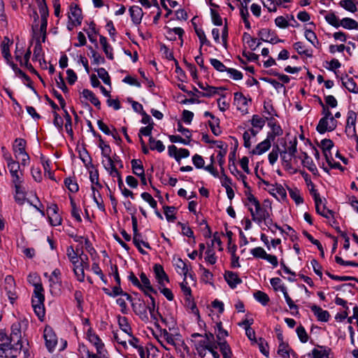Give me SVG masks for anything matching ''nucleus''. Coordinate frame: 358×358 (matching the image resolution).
Here are the masks:
<instances>
[{"label": "nucleus", "mask_w": 358, "mask_h": 358, "mask_svg": "<svg viewBox=\"0 0 358 358\" xmlns=\"http://www.w3.org/2000/svg\"><path fill=\"white\" fill-rule=\"evenodd\" d=\"M245 195L247 196L249 204L255 206V210L251 207L248 208L252 220L258 224H260L262 219H264L265 216L268 217L269 212L265 208L262 207L259 200L251 192H245Z\"/></svg>", "instance_id": "f257e3e1"}, {"label": "nucleus", "mask_w": 358, "mask_h": 358, "mask_svg": "<svg viewBox=\"0 0 358 358\" xmlns=\"http://www.w3.org/2000/svg\"><path fill=\"white\" fill-rule=\"evenodd\" d=\"M44 289L42 285H37L34 287L31 304L36 315L41 320L45 316L44 307Z\"/></svg>", "instance_id": "f03ea898"}, {"label": "nucleus", "mask_w": 358, "mask_h": 358, "mask_svg": "<svg viewBox=\"0 0 358 358\" xmlns=\"http://www.w3.org/2000/svg\"><path fill=\"white\" fill-rule=\"evenodd\" d=\"M101 155L106 159V162L102 160V164L106 171L111 177H117L118 178V186L121 188L123 185V181L122 179V176L120 173L117 169H115L113 168V162L111 161V148L109 145H104V146L101 147Z\"/></svg>", "instance_id": "7ed1b4c3"}, {"label": "nucleus", "mask_w": 358, "mask_h": 358, "mask_svg": "<svg viewBox=\"0 0 358 358\" xmlns=\"http://www.w3.org/2000/svg\"><path fill=\"white\" fill-rule=\"evenodd\" d=\"M20 353V346L14 345V343L7 336L3 341L0 342V357L5 358H15Z\"/></svg>", "instance_id": "20e7f679"}, {"label": "nucleus", "mask_w": 358, "mask_h": 358, "mask_svg": "<svg viewBox=\"0 0 358 358\" xmlns=\"http://www.w3.org/2000/svg\"><path fill=\"white\" fill-rule=\"evenodd\" d=\"M132 229L134 231L133 243L135 246L138 248V251L143 254H146V252L141 248L142 244L144 247L150 249V246L148 243L145 242L142 240V235L138 232V221L137 218L134 215H131Z\"/></svg>", "instance_id": "39448f33"}, {"label": "nucleus", "mask_w": 358, "mask_h": 358, "mask_svg": "<svg viewBox=\"0 0 358 358\" xmlns=\"http://www.w3.org/2000/svg\"><path fill=\"white\" fill-rule=\"evenodd\" d=\"M26 141L23 138H16L13 145V151L16 158L21 159V164L26 166L29 161V156L25 150Z\"/></svg>", "instance_id": "423d86ee"}, {"label": "nucleus", "mask_w": 358, "mask_h": 358, "mask_svg": "<svg viewBox=\"0 0 358 358\" xmlns=\"http://www.w3.org/2000/svg\"><path fill=\"white\" fill-rule=\"evenodd\" d=\"M336 127L337 121L334 118L329 120V118L322 117L317 125L316 129L320 134H324L327 131L334 130Z\"/></svg>", "instance_id": "0eeeda50"}, {"label": "nucleus", "mask_w": 358, "mask_h": 358, "mask_svg": "<svg viewBox=\"0 0 358 358\" xmlns=\"http://www.w3.org/2000/svg\"><path fill=\"white\" fill-rule=\"evenodd\" d=\"M43 337L46 348L50 352L52 351L57 343V337L53 329L50 327H46L44 329Z\"/></svg>", "instance_id": "6e6552de"}, {"label": "nucleus", "mask_w": 358, "mask_h": 358, "mask_svg": "<svg viewBox=\"0 0 358 358\" xmlns=\"http://www.w3.org/2000/svg\"><path fill=\"white\" fill-rule=\"evenodd\" d=\"M11 333L10 339L14 343V345H17L20 346V350L22 347V324L20 322H15L11 326Z\"/></svg>", "instance_id": "1a4fd4ad"}, {"label": "nucleus", "mask_w": 358, "mask_h": 358, "mask_svg": "<svg viewBox=\"0 0 358 358\" xmlns=\"http://www.w3.org/2000/svg\"><path fill=\"white\" fill-rule=\"evenodd\" d=\"M61 271L56 268L52 272L51 275L50 276V292L53 293L56 291L60 290V287L62 285V280H61Z\"/></svg>", "instance_id": "9d476101"}, {"label": "nucleus", "mask_w": 358, "mask_h": 358, "mask_svg": "<svg viewBox=\"0 0 358 358\" xmlns=\"http://www.w3.org/2000/svg\"><path fill=\"white\" fill-rule=\"evenodd\" d=\"M266 120H268V126L271 129V132L268 134L267 137L273 141L276 136H281L283 131L275 118L271 117Z\"/></svg>", "instance_id": "9b49d317"}, {"label": "nucleus", "mask_w": 358, "mask_h": 358, "mask_svg": "<svg viewBox=\"0 0 358 358\" xmlns=\"http://www.w3.org/2000/svg\"><path fill=\"white\" fill-rule=\"evenodd\" d=\"M87 336L89 341L96 348L97 354L101 355L104 344L100 338L91 329L87 331Z\"/></svg>", "instance_id": "f8f14e48"}, {"label": "nucleus", "mask_w": 358, "mask_h": 358, "mask_svg": "<svg viewBox=\"0 0 358 358\" xmlns=\"http://www.w3.org/2000/svg\"><path fill=\"white\" fill-rule=\"evenodd\" d=\"M69 17L75 25H80L81 24L83 20L82 10L77 4H71Z\"/></svg>", "instance_id": "ddd939ff"}, {"label": "nucleus", "mask_w": 358, "mask_h": 358, "mask_svg": "<svg viewBox=\"0 0 358 358\" xmlns=\"http://www.w3.org/2000/svg\"><path fill=\"white\" fill-rule=\"evenodd\" d=\"M153 270L155 274L156 279L157 280L158 283L160 286L164 287V282H169V276L165 273L164 268L160 264H155L153 266Z\"/></svg>", "instance_id": "4468645a"}, {"label": "nucleus", "mask_w": 358, "mask_h": 358, "mask_svg": "<svg viewBox=\"0 0 358 358\" xmlns=\"http://www.w3.org/2000/svg\"><path fill=\"white\" fill-rule=\"evenodd\" d=\"M139 303H132V307L135 313L138 315L141 319L143 321L148 320V316L147 314V306L141 300H138Z\"/></svg>", "instance_id": "2eb2a0df"}, {"label": "nucleus", "mask_w": 358, "mask_h": 358, "mask_svg": "<svg viewBox=\"0 0 358 358\" xmlns=\"http://www.w3.org/2000/svg\"><path fill=\"white\" fill-rule=\"evenodd\" d=\"M140 278L141 280V288L139 289L143 291L145 295H148V292L155 294H157V290L152 287L150 281L145 273L142 272L140 274Z\"/></svg>", "instance_id": "dca6fc26"}, {"label": "nucleus", "mask_w": 358, "mask_h": 358, "mask_svg": "<svg viewBox=\"0 0 358 358\" xmlns=\"http://www.w3.org/2000/svg\"><path fill=\"white\" fill-rule=\"evenodd\" d=\"M271 139L266 138L264 141L258 143L256 147L250 152L252 155H260L268 150L271 146Z\"/></svg>", "instance_id": "f3484780"}, {"label": "nucleus", "mask_w": 358, "mask_h": 358, "mask_svg": "<svg viewBox=\"0 0 358 358\" xmlns=\"http://www.w3.org/2000/svg\"><path fill=\"white\" fill-rule=\"evenodd\" d=\"M278 354L282 358H290V355H292L294 357L297 358V355L295 352H294L289 346L287 343L285 342L280 343Z\"/></svg>", "instance_id": "a211bd4d"}, {"label": "nucleus", "mask_w": 358, "mask_h": 358, "mask_svg": "<svg viewBox=\"0 0 358 358\" xmlns=\"http://www.w3.org/2000/svg\"><path fill=\"white\" fill-rule=\"evenodd\" d=\"M129 13L132 22L135 24H139L143 15V10L138 6H133L129 8Z\"/></svg>", "instance_id": "6ab92c4d"}, {"label": "nucleus", "mask_w": 358, "mask_h": 358, "mask_svg": "<svg viewBox=\"0 0 358 358\" xmlns=\"http://www.w3.org/2000/svg\"><path fill=\"white\" fill-rule=\"evenodd\" d=\"M224 278L230 287L233 289L235 288L237 285L241 284L242 282L241 279L238 277L237 273L232 271H226L224 274Z\"/></svg>", "instance_id": "aec40b11"}, {"label": "nucleus", "mask_w": 358, "mask_h": 358, "mask_svg": "<svg viewBox=\"0 0 358 358\" xmlns=\"http://www.w3.org/2000/svg\"><path fill=\"white\" fill-rule=\"evenodd\" d=\"M198 85L201 90L205 91L204 92H199V94L201 96L210 97L218 92V88L210 86L207 83L203 84L202 83H199Z\"/></svg>", "instance_id": "412c9836"}, {"label": "nucleus", "mask_w": 358, "mask_h": 358, "mask_svg": "<svg viewBox=\"0 0 358 358\" xmlns=\"http://www.w3.org/2000/svg\"><path fill=\"white\" fill-rule=\"evenodd\" d=\"M311 310L319 321L327 322L329 320L330 315L327 310H324L316 305L312 306Z\"/></svg>", "instance_id": "4be33fe9"}, {"label": "nucleus", "mask_w": 358, "mask_h": 358, "mask_svg": "<svg viewBox=\"0 0 358 358\" xmlns=\"http://www.w3.org/2000/svg\"><path fill=\"white\" fill-rule=\"evenodd\" d=\"M357 120V113L353 110L348 112L347 123L345 127V132L348 134L351 127H352V135L356 134L355 124Z\"/></svg>", "instance_id": "5701e85b"}, {"label": "nucleus", "mask_w": 358, "mask_h": 358, "mask_svg": "<svg viewBox=\"0 0 358 358\" xmlns=\"http://www.w3.org/2000/svg\"><path fill=\"white\" fill-rule=\"evenodd\" d=\"M217 347H219L220 351L222 353L223 358H232L233 352L229 345L226 341H217Z\"/></svg>", "instance_id": "b1692460"}, {"label": "nucleus", "mask_w": 358, "mask_h": 358, "mask_svg": "<svg viewBox=\"0 0 358 358\" xmlns=\"http://www.w3.org/2000/svg\"><path fill=\"white\" fill-rule=\"evenodd\" d=\"M317 347L320 348V350L314 348L312 350V357L310 358H327L329 356L331 352L330 348L322 345H318Z\"/></svg>", "instance_id": "393cba45"}, {"label": "nucleus", "mask_w": 358, "mask_h": 358, "mask_svg": "<svg viewBox=\"0 0 358 358\" xmlns=\"http://www.w3.org/2000/svg\"><path fill=\"white\" fill-rule=\"evenodd\" d=\"M31 50L29 49L27 50V52L24 55L23 59L20 56L16 55V59L19 61L21 65H24L29 71L34 73H37L36 71L34 69L33 66L29 63V59L31 57Z\"/></svg>", "instance_id": "a878e982"}, {"label": "nucleus", "mask_w": 358, "mask_h": 358, "mask_svg": "<svg viewBox=\"0 0 358 358\" xmlns=\"http://www.w3.org/2000/svg\"><path fill=\"white\" fill-rule=\"evenodd\" d=\"M99 42L103 48V50L104 53L106 54V57L110 59H113V48L108 43L107 39L103 36H100L99 37Z\"/></svg>", "instance_id": "bb28decb"}, {"label": "nucleus", "mask_w": 358, "mask_h": 358, "mask_svg": "<svg viewBox=\"0 0 358 358\" xmlns=\"http://www.w3.org/2000/svg\"><path fill=\"white\" fill-rule=\"evenodd\" d=\"M346 29H358V22L350 17H344L341 20L339 27Z\"/></svg>", "instance_id": "cd10ccee"}, {"label": "nucleus", "mask_w": 358, "mask_h": 358, "mask_svg": "<svg viewBox=\"0 0 358 358\" xmlns=\"http://www.w3.org/2000/svg\"><path fill=\"white\" fill-rule=\"evenodd\" d=\"M83 96L90 101V102L95 106L97 108H100L101 107V102L99 100V99L96 96V95L90 90L85 89L83 90Z\"/></svg>", "instance_id": "c85d7f7f"}, {"label": "nucleus", "mask_w": 358, "mask_h": 358, "mask_svg": "<svg viewBox=\"0 0 358 358\" xmlns=\"http://www.w3.org/2000/svg\"><path fill=\"white\" fill-rule=\"evenodd\" d=\"M118 324L122 331L126 333L128 336H131L132 330L130 327L128 319L126 317L118 316Z\"/></svg>", "instance_id": "c756f323"}, {"label": "nucleus", "mask_w": 358, "mask_h": 358, "mask_svg": "<svg viewBox=\"0 0 358 358\" xmlns=\"http://www.w3.org/2000/svg\"><path fill=\"white\" fill-rule=\"evenodd\" d=\"M342 83L349 92L358 93L357 84L352 78L346 76L345 78H342Z\"/></svg>", "instance_id": "7c9ffc66"}, {"label": "nucleus", "mask_w": 358, "mask_h": 358, "mask_svg": "<svg viewBox=\"0 0 358 358\" xmlns=\"http://www.w3.org/2000/svg\"><path fill=\"white\" fill-rule=\"evenodd\" d=\"M132 172L136 176H141L145 173L142 162L140 159H134L131 161Z\"/></svg>", "instance_id": "2f4dec72"}, {"label": "nucleus", "mask_w": 358, "mask_h": 358, "mask_svg": "<svg viewBox=\"0 0 358 358\" xmlns=\"http://www.w3.org/2000/svg\"><path fill=\"white\" fill-rule=\"evenodd\" d=\"M147 310H149L150 317L154 321L155 327L158 328L159 327L158 324V319L160 318L162 322L165 321L160 313L158 312V307L156 310V306H147Z\"/></svg>", "instance_id": "473e14b6"}, {"label": "nucleus", "mask_w": 358, "mask_h": 358, "mask_svg": "<svg viewBox=\"0 0 358 358\" xmlns=\"http://www.w3.org/2000/svg\"><path fill=\"white\" fill-rule=\"evenodd\" d=\"M195 32L198 36V38H199V41H200V43H201V45H200V48H199V52H200V55H202V52H201V49H202V47L203 45H206L208 46H210V41L207 39L206 36V34H205V32L202 29H200V28H195Z\"/></svg>", "instance_id": "72a5a7b5"}, {"label": "nucleus", "mask_w": 358, "mask_h": 358, "mask_svg": "<svg viewBox=\"0 0 358 358\" xmlns=\"http://www.w3.org/2000/svg\"><path fill=\"white\" fill-rule=\"evenodd\" d=\"M333 146L334 143L331 139L324 138L322 140L320 147L322 149L325 158L331 155V149Z\"/></svg>", "instance_id": "f704fd0d"}, {"label": "nucleus", "mask_w": 358, "mask_h": 358, "mask_svg": "<svg viewBox=\"0 0 358 358\" xmlns=\"http://www.w3.org/2000/svg\"><path fill=\"white\" fill-rule=\"evenodd\" d=\"M215 333L216 334L217 341H225L224 338L228 336V332L222 328V322L216 324L215 327Z\"/></svg>", "instance_id": "c9c22d12"}, {"label": "nucleus", "mask_w": 358, "mask_h": 358, "mask_svg": "<svg viewBox=\"0 0 358 358\" xmlns=\"http://www.w3.org/2000/svg\"><path fill=\"white\" fill-rule=\"evenodd\" d=\"M177 272L184 277L187 278L188 274V266L186 263L182 261L180 258L178 259L176 264Z\"/></svg>", "instance_id": "e433bc0d"}, {"label": "nucleus", "mask_w": 358, "mask_h": 358, "mask_svg": "<svg viewBox=\"0 0 358 358\" xmlns=\"http://www.w3.org/2000/svg\"><path fill=\"white\" fill-rule=\"evenodd\" d=\"M150 148L152 150H157L159 152H163L165 150V146L163 143L159 140H155L152 136L149 138Z\"/></svg>", "instance_id": "4c0bfd02"}, {"label": "nucleus", "mask_w": 358, "mask_h": 358, "mask_svg": "<svg viewBox=\"0 0 358 358\" xmlns=\"http://www.w3.org/2000/svg\"><path fill=\"white\" fill-rule=\"evenodd\" d=\"M280 290L283 293L285 299L289 308L291 310H295L296 311V313H299L298 306L294 303L292 299L289 296V294L287 292V288L285 286H280Z\"/></svg>", "instance_id": "58836bf2"}, {"label": "nucleus", "mask_w": 358, "mask_h": 358, "mask_svg": "<svg viewBox=\"0 0 358 358\" xmlns=\"http://www.w3.org/2000/svg\"><path fill=\"white\" fill-rule=\"evenodd\" d=\"M234 102L239 110L248 105V100L241 92L234 93Z\"/></svg>", "instance_id": "ea45409f"}, {"label": "nucleus", "mask_w": 358, "mask_h": 358, "mask_svg": "<svg viewBox=\"0 0 358 358\" xmlns=\"http://www.w3.org/2000/svg\"><path fill=\"white\" fill-rule=\"evenodd\" d=\"M164 213L166 216V220L169 222H174L176 219V217L175 216V213L176 212V208L174 206H164L163 207Z\"/></svg>", "instance_id": "a19ab883"}, {"label": "nucleus", "mask_w": 358, "mask_h": 358, "mask_svg": "<svg viewBox=\"0 0 358 358\" xmlns=\"http://www.w3.org/2000/svg\"><path fill=\"white\" fill-rule=\"evenodd\" d=\"M166 29V37L170 40L176 39V37L173 34L178 35L179 38H181L182 34H184V30L180 27H175L173 29L167 27Z\"/></svg>", "instance_id": "79ce46f5"}, {"label": "nucleus", "mask_w": 358, "mask_h": 358, "mask_svg": "<svg viewBox=\"0 0 358 358\" xmlns=\"http://www.w3.org/2000/svg\"><path fill=\"white\" fill-rule=\"evenodd\" d=\"M66 255L70 262L73 264V265H76L79 262L78 259V249H76V251L74 250L73 246H69L66 250Z\"/></svg>", "instance_id": "37998d69"}, {"label": "nucleus", "mask_w": 358, "mask_h": 358, "mask_svg": "<svg viewBox=\"0 0 358 358\" xmlns=\"http://www.w3.org/2000/svg\"><path fill=\"white\" fill-rule=\"evenodd\" d=\"M339 5L345 10L351 13H355L357 10V6L352 0H341L339 2Z\"/></svg>", "instance_id": "c03bdc74"}, {"label": "nucleus", "mask_w": 358, "mask_h": 358, "mask_svg": "<svg viewBox=\"0 0 358 358\" xmlns=\"http://www.w3.org/2000/svg\"><path fill=\"white\" fill-rule=\"evenodd\" d=\"M10 176L12 178V182L13 183L15 188L23 187L22 184L24 182V178L22 171L10 174Z\"/></svg>", "instance_id": "a18cd8bd"}, {"label": "nucleus", "mask_w": 358, "mask_h": 358, "mask_svg": "<svg viewBox=\"0 0 358 358\" xmlns=\"http://www.w3.org/2000/svg\"><path fill=\"white\" fill-rule=\"evenodd\" d=\"M293 47L299 55H304L308 57H313L311 51L305 49V45L302 42H296L294 43Z\"/></svg>", "instance_id": "49530a36"}, {"label": "nucleus", "mask_w": 358, "mask_h": 358, "mask_svg": "<svg viewBox=\"0 0 358 358\" xmlns=\"http://www.w3.org/2000/svg\"><path fill=\"white\" fill-rule=\"evenodd\" d=\"M302 164L314 174L317 171L313 159L308 155H306V157L302 159Z\"/></svg>", "instance_id": "de8ad7c7"}, {"label": "nucleus", "mask_w": 358, "mask_h": 358, "mask_svg": "<svg viewBox=\"0 0 358 358\" xmlns=\"http://www.w3.org/2000/svg\"><path fill=\"white\" fill-rule=\"evenodd\" d=\"M289 194L290 197L295 201L296 205H299L303 202V199L300 194V192L298 189L288 188Z\"/></svg>", "instance_id": "09e8293b"}, {"label": "nucleus", "mask_w": 358, "mask_h": 358, "mask_svg": "<svg viewBox=\"0 0 358 358\" xmlns=\"http://www.w3.org/2000/svg\"><path fill=\"white\" fill-rule=\"evenodd\" d=\"M255 343L258 345L260 352L268 357L269 355L268 345L265 339L263 338H259L255 341Z\"/></svg>", "instance_id": "8fccbe9b"}, {"label": "nucleus", "mask_w": 358, "mask_h": 358, "mask_svg": "<svg viewBox=\"0 0 358 358\" xmlns=\"http://www.w3.org/2000/svg\"><path fill=\"white\" fill-rule=\"evenodd\" d=\"M15 201L20 205H22L25 201V192L23 187L15 188Z\"/></svg>", "instance_id": "3c124183"}, {"label": "nucleus", "mask_w": 358, "mask_h": 358, "mask_svg": "<svg viewBox=\"0 0 358 358\" xmlns=\"http://www.w3.org/2000/svg\"><path fill=\"white\" fill-rule=\"evenodd\" d=\"M253 296L257 301L264 306H266L269 301L268 296L264 292L257 291L254 293Z\"/></svg>", "instance_id": "603ef678"}, {"label": "nucleus", "mask_w": 358, "mask_h": 358, "mask_svg": "<svg viewBox=\"0 0 358 358\" xmlns=\"http://www.w3.org/2000/svg\"><path fill=\"white\" fill-rule=\"evenodd\" d=\"M325 20L326 21L331 24V26L338 28L339 27V23L340 20L338 18V17L334 14V13H329L325 15Z\"/></svg>", "instance_id": "864d4df0"}, {"label": "nucleus", "mask_w": 358, "mask_h": 358, "mask_svg": "<svg viewBox=\"0 0 358 358\" xmlns=\"http://www.w3.org/2000/svg\"><path fill=\"white\" fill-rule=\"evenodd\" d=\"M95 71L97 72L99 77L103 80V82L106 85H110V78L109 76L108 73L104 68H99L95 69Z\"/></svg>", "instance_id": "5fc2aeb1"}, {"label": "nucleus", "mask_w": 358, "mask_h": 358, "mask_svg": "<svg viewBox=\"0 0 358 358\" xmlns=\"http://www.w3.org/2000/svg\"><path fill=\"white\" fill-rule=\"evenodd\" d=\"M280 152V148L278 145L273 147L272 151L268 154V158L269 163L273 165L278 158V155Z\"/></svg>", "instance_id": "6e6d98bb"}, {"label": "nucleus", "mask_w": 358, "mask_h": 358, "mask_svg": "<svg viewBox=\"0 0 358 358\" xmlns=\"http://www.w3.org/2000/svg\"><path fill=\"white\" fill-rule=\"evenodd\" d=\"M64 184H65L66 187L71 192L76 193L79 189V187H78L77 182L75 180H73L71 178H66L64 180Z\"/></svg>", "instance_id": "4d7b16f0"}, {"label": "nucleus", "mask_w": 358, "mask_h": 358, "mask_svg": "<svg viewBox=\"0 0 358 358\" xmlns=\"http://www.w3.org/2000/svg\"><path fill=\"white\" fill-rule=\"evenodd\" d=\"M7 166L9 169L10 174L19 173L20 171H21L20 170V164L17 162L13 160V159L8 158V162H7Z\"/></svg>", "instance_id": "13d9d810"}, {"label": "nucleus", "mask_w": 358, "mask_h": 358, "mask_svg": "<svg viewBox=\"0 0 358 358\" xmlns=\"http://www.w3.org/2000/svg\"><path fill=\"white\" fill-rule=\"evenodd\" d=\"M210 64L214 67L215 70L220 72L227 71L228 68L220 60L214 58L210 59Z\"/></svg>", "instance_id": "bf43d9fd"}, {"label": "nucleus", "mask_w": 358, "mask_h": 358, "mask_svg": "<svg viewBox=\"0 0 358 358\" xmlns=\"http://www.w3.org/2000/svg\"><path fill=\"white\" fill-rule=\"evenodd\" d=\"M85 268L81 266L80 265H73V271L77 280L80 282H83L85 280Z\"/></svg>", "instance_id": "052dcab7"}, {"label": "nucleus", "mask_w": 358, "mask_h": 358, "mask_svg": "<svg viewBox=\"0 0 358 358\" xmlns=\"http://www.w3.org/2000/svg\"><path fill=\"white\" fill-rule=\"evenodd\" d=\"M265 120L257 115H254L252 117L251 124L254 127L262 129L265 124Z\"/></svg>", "instance_id": "680f3d73"}, {"label": "nucleus", "mask_w": 358, "mask_h": 358, "mask_svg": "<svg viewBox=\"0 0 358 358\" xmlns=\"http://www.w3.org/2000/svg\"><path fill=\"white\" fill-rule=\"evenodd\" d=\"M39 13L41 19H48L49 16L48 8L45 0H42L38 3Z\"/></svg>", "instance_id": "e2e57ef3"}, {"label": "nucleus", "mask_w": 358, "mask_h": 358, "mask_svg": "<svg viewBox=\"0 0 358 358\" xmlns=\"http://www.w3.org/2000/svg\"><path fill=\"white\" fill-rule=\"evenodd\" d=\"M280 157H281V159L282 160V162H283V164L284 166L287 169H292V165H291V160H292V157L290 156L286 151V150H283V151H281L280 152Z\"/></svg>", "instance_id": "0e129e2a"}, {"label": "nucleus", "mask_w": 358, "mask_h": 358, "mask_svg": "<svg viewBox=\"0 0 358 358\" xmlns=\"http://www.w3.org/2000/svg\"><path fill=\"white\" fill-rule=\"evenodd\" d=\"M250 253L255 258H261L264 259L267 255L266 252L262 247H257L250 250Z\"/></svg>", "instance_id": "69168bd1"}, {"label": "nucleus", "mask_w": 358, "mask_h": 358, "mask_svg": "<svg viewBox=\"0 0 358 358\" xmlns=\"http://www.w3.org/2000/svg\"><path fill=\"white\" fill-rule=\"evenodd\" d=\"M89 49L92 53V58L93 59V64H99L105 62V59L97 52L93 50L92 47L90 46Z\"/></svg>", "instance_id": "338daca9"}, {"label": "nucleus", "mask_w": 358, "mask_h": 358, "mask_svg": "<svg viewBox=\"0 0 358 358\" xmlns=\"http://www.w3.org/2000/svg\"><path fill=\"white\" fill-rule=\"evenodd\" d=\"M296 331L297 336H298L299 340L301 341V342L304 343L308 341V336L306 331L303 327L300 325L299 327H298L296 328Z\"/></svg>", "instance_id": "774afa93"}]
</instances>
